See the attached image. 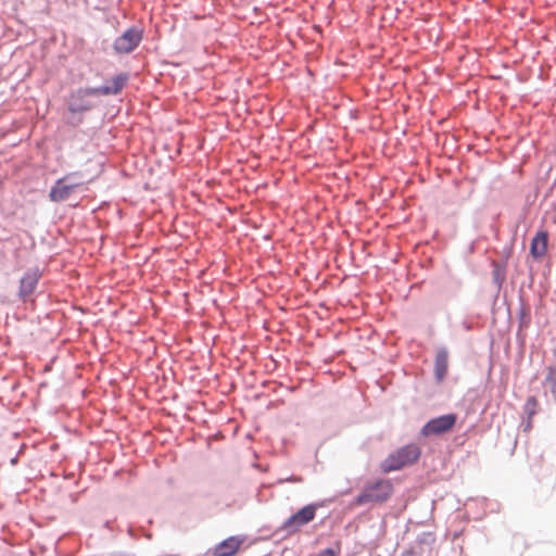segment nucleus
I'll use <instances>...</instances> for the list:
<instances>
[{
  "label": "nucleus",
  "instance_id": "obj_1",
  "mask_svg": "<svg viewBox=\"0 0 556 556\" xmlns=\"http://www.w3.org/2000/svg\"><path fill=\"white\" fill-rule=\"evenodd\" d=\"M420 448L415 444L405 445L391 453L381 464L383 472L400 470L405 466L412 465L418 460Z\"/></svg>",
  "mask_w": 556,
  "mask_h": 556
},
{
  "label": "nucleus",
  "instance_id": "obj_2",
  "mask_svg": "<svg viewBox=\"0 0 556 556\" xmlns=\"http://www.w3.org/2000/svg\"><path fill=\"white\" fill-rule=\"evenodd\" d=\"M393 493V484L390 480L381 479L368 484L355 498L354 505L362 506L367 503H383Z\"/></svg>",
  "mask_w": 556,
  "mask_h": 556
},
{
  "label": "nucleus",
  "instance_id": "obj_3",
  "mask_svg": "<svg viewBox=\"0 0 556 556\" xmlns=\"http://www.w3.org/2000/svg\"><path fill=\"white\" fill-rule=\"evenodd\" d=\"M78 176V173H70L62 178H59L50 190V200L53 202L67 200L71 194L83 185V182L77 179Z\"/></svg>",
  "mask_w": 556,
  "mask_h": 556
},
{
  "label": "nucleus",
  "instance_id": "obj_4",
  "mask_svg": "<svg viewBox=\"0 0 556 556\" xmlns=\"http://www.w3.org/2000/svg\"><path fill=\"white\" fill-rule=\"evenodd\" d=\"M457 421L456 414H446L437 418L430 419L422 428V437L440 435L450 432Z\"/></svg>",
  "mask_w": 556,
  "mask_h": 556
},
{
  "label": "nucleus",
  "instance_id": "obj_5",
  "mask_svg": "<svg viewBox=\"0 0 556 556\" xmlns=\"http://www.w3.org/2000/svg\"><path fill=\"white\" fill-rule=\"evenodd\" d=\"M317 506L314 504H308L302 507L299 511L290 516L282 525V530L288 533L298 532L303 526L311 522L316 515Z\"/></svg>",
  "mask_w": 556,
  "mask_h": 556
},
{
  "label": "nucleus",
  "instance_id": "obj_6",
  "mask_svg": "<svg viewBox=\"0 0 556 556\" xmlns=\"http://www.w3.org/2000/svg\"><path fill=\"white\" fill-rule=\"evenodd\" d=\"M142 40V31L136 27L127 29L114 42V50L117 53H129L134 51Z\"/></svg>",
  "mask_w": 556,
  "mask_h": 556
},
{
  "label": "nucleus",
  "instance_id": "obj_7",
  "mask_svg": "<svg viewBox=\"0 0 556 556\" xmlns=\"http://www.w3.org/2000/svg\"><path fill=\"white\" fill-rule=\"evenodd\" d=\"M244 539L240 536H229L217 544L213 552V556H233L243 544Z\"/></svg>",
  "mask_w": 556,
  "mask_h": 556
},
{
  "label": "nucleus",
  "instance_id": "obj_8",
  "mask_svg": "<svg viewBox=\"0 0 556 556\" xmlns=\"http://www.w3.org/2000/svg\"><path fill=\"white\" fill-rule=\"evenodd\" d=\"M128 79L127 75L121 74L115 76L112 79L111 85H105L99 88H91L87 92L88 93H98V94H116L122 91V89L125 87L126 81Z\"/></svg>",
  "mask_w": 556,
  "mask_h": 556
},
{
  "label": "nucleus",
  "instance_id": "obj_9",
  "mask_svg": "<svg viewBox=\"0 0 556 556\" xmlns=\"http://www.w3.org/2000/svg\"><path fill=\"white\" fill-rule=\"evenodd\" d=\"M448 369V352L442 348L437 352L434 361V376L438 382H442L447 374Z\"/></svg>",
  "mask_w": 556,
  "mask_h": 556
},
{
  "label": "nucleus",
  "instance_id": "obj_10",
  "mask_svg": "<svg viewBox=\"0 0 556 556\" xmlns=\"http://www.w3.org/2000/svg\"><path fill=\"white\" fill-rule=\"evenodd\" d=\"M547 251L546 231L538 232L531 241L530 253L534 258H541Z\"/></svg>",
  "mask_w": 556,
  "mask_h": 556
},
{
  "label": "nucleus",
  "instance_id": "obj_11",
  "mask_svg": "<svg viewBox=\"0 0 556 556\" xmlns=\"http://www.w3.org/2000/svg\"><path fill=\"white\" fill-rule=\"evenodd\" d=\"M88 90L89 89L78 90L76 93L72 94L70 105H68L70 111L76 113V112L87 111L91 108V105L89 103L80 102L84 97L91 94V93L87 92Z\"/></svg>",
  "mask_w": 556,
  "mask_h": 556
},
{
  "label": "nucleus",
  "instance_id": "obj_12",
  "mask_svg": "<svg viewBox=\"0 0 556 556\" xmlns=\"http://www.w3.org/2000/svg\"><path fill=\"white\" fill-rule=\"evenodd\" d=\"M38 279H39V277L35 273L26 274L21 279L20 294L22 296H27V295L31 294L34 292V290L36 289V286L38 283Z\"/></svg>",
  "mask_w": 556,
  "mask_h": 556
},
{
  "label": "nucleus",
  "instance_id": "obj_13",
  "mask_svg": "<svg viewBox=\"0 0 556 556\" xmlns=\"http://www.w3.org/2000/svg\"><path fill=\"white\" fill-rule=\"evenodd\" d=\"M536 407H538V400L534 396L528 397L526 405H525V409H526V413L528 414L529 418H531L535 414Z\"/></svg>",
  "mask_w": 556,
  "mask_h": 556
},
{
  "label": "nucleus",
  "instance_id": "obj_14",
  "mask_svg": "<svg viewBox=\"0 0 556 556\" xmlns=\"http://www.w3.org/2000/svg\"><path fill=\"white\" fill-rule=\"evenodd\" d=\"M340 553V546L337 549L326 548L321 551L317 556H337Z\"/></svg>",
  "mask_w": 556,
  "mask_h": 556
}]
</instances>
